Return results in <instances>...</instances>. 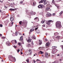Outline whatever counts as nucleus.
<instances>
[{
	"mask_svg": "<svg viewBox=\"0 0 63 63\" xmlns=\"http://www.w3.org/2000/svg\"><path fill=\"white\" fill-rule=\"evenodd\" d=\"M29 54H30L32 53V51L31 50H29Z\"/></svg>",
	"mask_w": 63,
	"mask_h": 63,
	"instance_id": "nucleus-18",
	"label": "nucleus"
},
{
	"mask_svg": "<svg viewBox=\"0 0 63 63\" xmlns=\"http://www.w3.org/2000/svg\"><path fill=\"white\" fill-rule=\"evenodd\" d=\"M9 10L10 11H15V10L14 9H12V8H10Z\"/></svg>",
	"mask_w": 63,
	"mask_h": 63,
	"instance_id": "nucleus-23",
	"label": "nucleus"
},
{
	"mask_svg": "<svg viewBox=\"0 0 63 63\" xmlns=\"http://www.w3.org/2000/svg\"><path fill=\"white\" fill-rule=\"evenodd\" d=\"M32 44V45H34V44H33V41L31 43Z\"/></svg>",
	"mask_w": 63,
	"mask_h": 63,
	"instance_id": "nucleus-48",
	"label": "nucleus"
},
{
	"mask_svg": "<svg viewBox=\"0 0 63 63\" xmlns=\"http://www.w3.org/2000/svg\"><path fill=\"white\" fill-rule=\"evenodd\" d=\"M57 56H59V54H58L57 55Z\"/></svg>",
	"mask_w": 63,
	"mask_h": 63,
	"instance_id": "nucleus-60",
	"label": "nucleus"
},
{
	"mask_svg": "<svg viewBox=\"0 0 63 63\" xmlns=\"http://www.w3.org/2000/svg\"><path fill=\"white\" fill-rule=\"evenodd\" d=\"M16 34V35L17 36V35H18V33L17 32H15Z\"/></svg>",
	"mask_w": 63,
	"mask_h": 63,
	"instance_id": "nucleus-31",
	"label": "nucleus"
},
{
	"mask_svg": "<svg viewBox=\"0 0 63 63\" xmlns=\"http://www.w3.org/2000/svg\"><path fill=\"white\" fill-rule=\"evenodd\" d=\"M40 61V60H38V59H37V60H36V61Z\"/></svg>",
	"mask_w": 63,
	"mask_h": 63,
	"instance_id": "nucleus-45",
	"label": "nucleus"
},
{
	"mask_svg": "<svg viewBox=\"0 0 63 63\" xmlns=\"http://www.w3.org/2000/svg\"><path fill=\"white\" fill-rule=\"evenodd\" d=\"M48 54L46 52L45 53V57H48V56H49H49L48 55Z\"/></svg>",
	"mask_w": 63,
	"mask_h": 63,
	"instance_id": "nucleus-8",
	"label": "nucleus"
},
{
	"mask_svg": "<svg viewBox=\"0 0 63 63\" xmlns=\"http://www.w3.org/2000/svg\"><path fill=\"white\" fill-rule=\"evenodd\" d=\"M15 43H16V44L17 43V41H16V40H15Z\"/></svg>",
	"mask_w": 63,
	"mask_h": 63,
	"instance_id": "nucleus-39",
	"label": "nucleus"
},
{
	"mask_svg": "<svg viewBox=\"0 0 63 63\" xmlns=\"http://www.w3.org/2000/svg\"><path fill=\"white\" fill-rule=\"evenodd\" d=\"M26 12H27H27H28V10H26Z\"/></svg>",
	"mask_w": 63,
	"mask_h": 63,
	"instance_id": "nucleus-50",
	"label": "nucleus"
},
{
	"mask_svg": "<svg viewBox=\"0 0 63 63\" xmlns=\"http://www.w3.org/2000/svg\"><path fill=\"white\" fill-rule=\"evenodd\" d=\"M54 5H55L56 6V7H57V6H56V4H54Z\"/></svg>",
	"mask_w": 63,
	"mask_h": 63,
	"instance_id": "nucleus-61",
	"label": "nucleus"
},
{
	"mask_svg": "<svg viewBox=\"0 0 63 63\" xmlns=\"http://www.w3.org/2000/svg\"><path fill=\"white\" fill-rule=\"evenodd\" d=\"M20 40H21V41H22V40H23V36H21L20 37Z\"/></svg>",
	"mask_w": 63,
	"mask_h": 63,
	"instance_id": "nucleus-17",
	"label": "nucleus"
},
{
	"mask_svg": "<svg viewBox=\"0 0 63 63\" xmlns=\"http://www.w3.org/2000/svg\"><path fill=\"white\" fill-rule=\"evenodd\" d=\"M0 36H2V34H0Z\"/></svg>",
	"mask_w": 63,
	"mask_h": 63,
	"instance_id": "nucleus-54",
	"label": "nucleus"
},
{
	"mask_svg": "<svg viewBox=\"0 0 63 63\" xmlns=\"http://www.w3.org/2000/svg\"><path fill=\"white\" fill-rule=\"evenodd\" d=\"M34 20H35V19H37V20H39V18L38 17H36L34 18Z\"/></svg>",
	"mask_w": 63,
	"mask_h": 63,
	"instance_id": "nucleus-25",
	"label": "nucleus"
},
{
	"mask_svg": "<svg viewBox=\"0 0 63 63\" xmlns=\"http://www.w3.org/2000/svg\"><path fill=\"white\" fill-rule=\"evenodd\" d=\"M33 11L31 12V15H32L33 14Z\"/></svg>",
	"mask_w": 63,
	"mask_h": 63,
	"instance_id": "nucleus-30",
	"label": "nucleus"
},
{
	"mask_svg": "<svg viewBox=\"0 0 63 63\" xmlns=\"http://www.w3.org/2000/svg\"><path fill=\"white\" fill-rule=\"evenodd\" d=\"M33 38L34 39V40H36V37L35 36H33Z\"/></svg>",
	"mask_w": 63,
	"mask_h": 63,
	"instance_id": "nucleus-36",
	"label": "nucleus"
},
{
	"mask_svg": "<svg viewBox=\"0 0 63 63\" xmlns=\"http://www.w3.org/2000/svg\"><path fill=\"white\" fill-rule=\"evenodd\" d=\"M2 61V62H4V60H2V61Z\"/></svg>",
	"mask_w": 63,
	"mask_h": 63,
	"instance_id": "nucleus-63",
	"label": "nucleus"
},
{
	"mask_svg": "<svg viewBox=\"0 0 63 63\" xmlns=\"http://www.w3.org/2000/svg\"><path fill=\"white\" fill-rule=\"evenodd\" d=\"M6 44L7 45H8V46H10V45H11V44H10V43H9V42H7L6 43Z\"/></svg>",
	"mask_w": 63,
	"mask_h": 63,
	"instance_id": "nucleus-10",
	"label": "nucleus"
},
{
	"mask_svg": "<svg viewBox=\"0 0 63 63\" xmlns=\"http://www.w3.org/2000/svg\"><path fill=\"white\" fill-rule=\"evenodd\" d=\"M14 47L15 48H16V47H17L15 46V45L14 46Z\"/></svg>",
	"mask_w": 63,
	"mask_h": 63,
	"instance_id": "nucleus-42",
	"label": "nucleus"
},
{
	"mask_svg": "<svg viewBox=\"0 0 63 63\" xmlns=\"http://www.w3.org/2000/svg\"><path fill=\"white\" fill-rule=\"evenodd\" d=\"M33 62L34 63H36V61H35V60H33Z\"/></svg>",
	"mask_w": 63,
	"mask_h": 63,
	"instance_id": "nucleus-38",
	"label": "nucleus"
},
{
	"mask_svg": "<svg viewBox=\"0 0 63 63\" xmlns=\"http://www.w3.org/2000/svg\"><path fill=\"white\" fill-rule=\"evenodd\" d=\"M8 58L9 60L11 61H13V62H15L16 61V60L15 57H13L12 55H9L8 56Z\"/></svg>",
	"mask_w": 63,
	"mask_h": 63,
	"instance_id": "nucleus-1",
	"label": "nucleus"
},
{
	"mask_svg": "<svg viewBox=\"0 0 63 63\" xmlns=\"http://www.w3.org/2000/svg\"><path fill=\"white\" fill-rule=\"evenodd\" d=\"M19 51H20V49H17V52H18V53L19 52Z\"/></svg>",
	"mask_w": 63,
	"mask_h": 63,
	"instance_id": "nucleus-37",
	"label": "nucleus"
},
{
	"mask_svg": "<svg viewBox=\"0 0 63 63\" xmlns=\"http://www.w3.org/2000/svg\"><path fill=\"white\" fill-rule=\"evenodd\" d=\"M55 15V13H54V14H53V16H54V15Z\"/></svg>",
	"mask_w": 63,
	"mask_h": 63,
	"instance_id": "nucleus-56",
	"label": "nucleus"
},
{
	"mask_svg": "<svg viewBox=\"0 0 63 63\" xmlns=\"http://www.w3.org/2000/svg\"><path fill=\"white\" fill-rule=\"evenodd\" d=\"M39 53H40L41 54H43V53H44V52H42V51H40L39 52Z\"/></svg>",
	"mask_w": 63,
	"mask_h": 63,
	"instance_id": "nucleus-22",
	"label": "nucleus"
},
{
	"mask_svg": "<svg viewBox=\"0 0 63 63\" xmlns=\"http://www.w3.org/2000/svg\"><path fill=\"white\" fill-rule=\"evenodd\" d=\"M44 7V5H43L40 4L38 6L39 8H42Z\"/></svg>",
	"mask_w": 63,
	"mask_h": 63,
	"instance_id": "nucleus-6",
	"label": "nucleus"
},
{
	"mask_svg": "<svg viewBox=\"0 0 63 63\" xmlns=\"http://www.w3.org/2000/svg\"><path fill=\"white\" fill-rule=\"evenodd\" d=\"M10 19L11 21H13L14 20V18L13 17H11Z\"/></svg>",
	"mask_w": 63,
	"mask_h": 63,
	"instance_id": "nucleus-19",
	"label": "nucleus"
},
{
	"mask_svg": "<svg viewBox=\"0 0 63 63\" xmlns=\"http://www.w3.org/2000/svg\"><path fill=\"white\" fill-rule=\"evenodd\" d=\"M16 27H17V25H16Z\"/></svg>",
	"mask_w": 63,
	"mask_h": 63,
	"instance_id": "nucleus-64",
	"label": "nucleus"
},
{
	"mask_svg": "<svg viewBox=\"0 0 63 63\" xmlns=\"http://www.w3.org/2000/svg\"><path fill=\"white\" fill-rule=\"evenodd\" d=\"M18 45H19V46H21V43H18Z\"/></svg>",
	"mask_w": 63,
	"mask_h": 63,
	"instance_id": "nucleus-27",
	"label": "nucleus"
},
{
	"mask_svg": "<svg viewBox=\"0 0 63 63\" xmlns=\"http://www.w3.org/2000/svg\"><path fill=\"white\" fill-rule=\"evenodd\" d=\"M31 41V40L30 39H29L28 40H27V42L29 43Z\"/></svg>",
	"mask_w": 63,
	"mask_h": 63,
	"instance_id": "nucleus-21",
	"label": "nucleus"
},
{
	"mask_svg": "<svg viewBox=\"0 0 63 63\" xmlns=\"http://www.w3.org/2000/svg\"><path fill=\"white\" fill-rule=\"evenodd\" d=\"M22 44H24V43H23V41H22Z\"/></svg>",
	"mask_w": 63,
	"mask_h": 63,
	"instance_id": "nucleus-58",
	"label": "nucleus"
},
{
	"mask_svg": "<svg viewBox=\"0 0 63 63\" xmlns=\"http://www.w3.org/2000/svg\"><path fill=\"white\" fill-rule=\"evenodd\" d=\"M33 14L34 15H35V14H36V13L35 12H34V13H33Z\"/></svg>",
	"mask_w": 63,
	"mask_h": 63,
	"instance_id": "nucleus-57",
	"label": "nucleus"
},
{
	"mask_svg": "<svg viewBox=\"0 0 63 63\" xmlns=\"http://www.w3.org/2000/svg\"><path fill=\"white\" fill-rule=\"evenodd\" d=\"M37 29H38V28H35V30H37Z\"/></svg>",
	"mask_w": 63,
	"mask_h": 63,
	"instance_id": "nucleus-49",
	"label": "nucleus"
},
{
	"mask_svg": "<svg viewBox=\"0 0 63 63\" xmlns=\"http://www.w3.org/2000/svg\"><path fill=\"white\" fill-rule=\"evenodd\" d=\"M45 22V21H43V20H42L41 22V23H44Z\"/></svg>",
	"mask_w": 63,
	"mask_h": 63,
	"instance_id": "nucleus-29",
	"label": "nucleus"
},
{
	"mask_svg": "<svg viewBox=\"0 0 63 63\" xmlns=\"http://www.w3.org/2000/svg\"><path fill=\"white\" fill-rule=\"evenodd\" d=\"M21 23H22V21H20L19 22V24H20V25H21Z\"/></svg>",
	"mask_w": 63,
	"mask_h": 63,
	"instance_id": "nucleus-32",
	"label": "nucleus"
},
{
	"mask_svg": "<svg viewBox=\"0 0 63 63\" xmlns=\"http://www.w3.org/2000/svg\"><path fill=\"white\" fill-rule=\"evenodd\" d=\"M52 53H56V51H55V50L54 49L52 50Z\"/></svg>",
	"mask_w": 63,
	"mask_h": 63,
	"instance_id": "nucleus-9",
	"label": "nucleus"
},
{
	"mask_svg": "<svg viewBox=\"0 0 63 63\" xmlns=\"http://www.w3.org/2000/svg\"><path fill=\"white\" fill-rule=\"evenodd\" d=\"M2 39H5V37H2Z\"/></svg>",
	"mask_w": 63,
	"mask_h": 63,
	"instance_id": "nucleus-41",
	"label": "nucleus"
},
{
	"mask_svg": "<svg viewBox=\"0 0 63 63\" xmlns=\"http://www.w3.org/2000/svg\"><path fill=\"white\" fill-rule=\"evenodd\" d=\"M45 42H46L47 41V39L46 38L45 39Z\"/></svg>",
	"mask_w": 63,
	"mask_h": 63,
	"instance_id": "nucleus-40",
	"label": "nucleus"
},
{
	"mask_svg": "<svg viewBox=\"0 0 63 63\" xmlns=\"http://www.w3.org/2000/svg\"><path fill=\"white\" fill-rule=\"evenodd\" d=\"M52 63H56V62H53Z\"/></svg>",
	"mask_w": 63,
	"mask_h": 63,
	"instance_id": "nucleus-62",
	"label": "nucleus"
},
{
	"mask_svg": "<svg viewBox=\"0 0 63 63\" xmlns=\"http://www.w3.org/2000/svg\"><path fill=\"white\" fill-rule=\"evenodd\" d=\"M61 34L62 35H63V32H61Z\"/></svg>",
	"mask_w": 63,
	"mask_h": 63,
	"instance_id": "nucleus-44",
	"label": "nucleus"
},
{
	"mask_svg": "<svg viewBox=\"0 0 63 63\" xmlns=\"http://www.w3.org/2000/svg\"><path fill=\"white\" fill-rule=\"evenodd\" d=\"M59 33H58V32H56L54 33V35L55 36H57V35H59Z\"/></svg>",
	"mask_w": 63,
	"mask_h": 63,
	"instance_id": "nucleus-16",
	"label": "nucleus"
},
{
	"mask_svg": "<svg viewBox=\"0 0 63 63\" xmlns=\"http://www.w3.org/2000/svg\"><path fill=\"white\" fill-rule=\"evenodd\" d=\"M0 2H1V3H2L3 2V1H2L1 0H0Z\"/></svg>",
	"mask_w": 63,
	"mask_h": 63,
	"instance_id": "nucleus-47",
	"label": "nucleus"
},
{
	"mask_svg": "<svg viewBox=\"0 0 63 63\" xmlns=\"http://www.w3.org/2000/svg\"><path fill=\"white\" fill-rule=\"evenodd\" d=\"M56 26L57 28L60 29L61 28V22L59 21H58L56 22Z\"/></svg>",
	"mask_w": 63,
	"mask_h": 63,
	"instance_id": "nucleus-2",
	"label": "nucleus"
},
{
	"mask_svg": "<svg viewBox=\"0 0 63 63\" xmlns=\"http://www.w3.org/2000/svg\"><path fill=\"white\" fill-rule=\"evenodd\" d=\"M13 24H14V22H12L11 23H10V24H9V25H10V26H13Z\"/></svg>",
	"mask_w": 63,
	"mask_h": 63,
	"instance_id": "nucleus-11",
	"label": "nucleus"
},
{
	"mask_svg": "<svg viewBox=\"0 0 63 63\" xmlns=\"http://www.w3.org/2000/svg\"><path fill=\"white\" fill-rule=\"evenodd\" d=\"M54 0H52V3H54Z\"/></svg>",
	"mask_w": 63,
	"mask_h": 63,
	"instance_id": "nucleus-34",
	"label": "nucleus"
},
{
	"mask_svg": "<svg viewBox=\"0 0 63 63\" xmlns=\"http://www.w3.org/2000/svg\"><path fill=\"white\" fill-rule=\"evenodd\" d=\"M42 26H43V27H45V25H42Z\"/></svg>",
	"mask_w": 63,
	"mask_h": 63,
	"instance_id": "nucleus-51",
	"label": "nucleus"
},
{
	"mask_svg": "<svg viewBox=\"0 0 63 63\" xmlns=\"http://www.w3.org/2000/svg\"><path fill=\"white\" fill-rule=\"evenodd\" d=\"M23 3V1H21L20 2V3Z\"/></svg>",
	"mask_w": 63,
	"mask_h": 63,
	"instance_id": "nucleus-52",
	"label": "nucleus"
},
{
	"mask_svg": "<svg viewBox=\"0 0 63 63\" xmlns=\"http://www.w3.org/2000/svg\"><path fill=\"white\" fill-rule=\"evenodd\" d=\"M57 38L58 39H60V36H57Z\"/></svg>",
	"mask_w": 63,
	"mask_h": 63,
	"instance_id": "nucleus-26",
	"label": "nucleus"
},
{
	"mask_svg": "<svg viewBox=\"0 0 63 63\" xmlns=\"http://www.w3.org/2000/svg\"><path fill=\"white\" fill-rule=\"evenodd\" d=\"M63 11H62L60 13V16H61V15H62V14H63Z\"/></svg>",
	"mask_w": 63,
	"mask_h": 63,
	"instance_id": "nucleus-24",
	"label": "nucleus"
},
{
	"mask_svg": "<svg viewBox=\"0 0 63 63\" xmlns=\"http://www.w3.org/2000/svg\"><path fill=\"white\" fill-rule=\"evenodd\" d=\"M60 1H61V0H58L57 1V2H60Z\"/></svg>",
	"mask_w": 63,
	"mask_h": 63,
	"instance_id": "nucleus-43",
	"label": "nucleus"
},
{
	"mask_svg": "<svg viewBox=\"0 0 63 63\" xmlns=\"http://www.w3.org/2000/svg\"><path fill=\"white\" fill-rule=\"evenodd\" d=\"M57 47L55 46H52V48L53 49H54V48H56Z\"/></svg>",
	"mask_w": 63,
	"mask_h": 63,
	"instance_id": "nucleus-20",
	"label": "nucleus"
},
{
	"mask_svg": "<svg viewBox=\"0 0 63 63\" xmlns=\"http://www.w3.org/2000/svg\"><path fill=\"white\" fill-rule=\"evenodd\" d=\"M44 3V5H46L47 4V2L46 0H41V1L39 2V3Z\"/></svg>",
	"mask_w": 63,
	"mask_h": 63,
	"instance_id": "nucleus-3",
	"label": "nucleus"
},
{
	"mask_svg": "<svg viewBox=\"0 0 63 63\" xmlns=\"http://www.w3.org/2000/svg\"><path fill=\"white\" fill-rule=\"evenodd\" d=\"M36 4V2H35V1H33V6H35Z\"/></svg>",
	"mask_w": 63,
	"mask_h": 63,
	"instance_id": "nucleus-12",
	"label": "nucleus"
},
{
	"mask_svg": "<svg viewBox=\"0 0 63 63\" xmlns=\"http://www.w3.org/2000/svg\"><path fill=\"white\" fill-rule=\"evenodd\" d=\"M27 47H30V44H29L27 45Z\"/></svg>",
	"mask_w": 63,
	"mask_h": 63,
	"instance_id": "nucleus-28",
	"label": "nucleus"
},
{
	"mask_svg": "<svg viewBox=\"0 0 63 63\" xmlns=\"http://www.w3.org/2000/svg\"><path fill=\"white\" fill-rule=\"evenodd\" d=\"M50 45V43H47L46 44V46H48Z\"/></svg>",
	"mask_w": 63,
	"mask_h": 63,
	"instance_id": "nucleus-13",
	"label": "nucleus"
},
{
	"mask_svg": "<svg viewBox=\"0 0 63 63\" xmlns=\"http://www.w3.org/2000/svg\"><path fill=\"white\" fill-rule=\"evenodd\" d=\"M23 21H24L23 22V23H24V26H26L27 23V21L25 20H24Z\"/></svg>",
	"mask_w": 63,
	"mask_h": 63,
	"instance_id": "nucleus-4",
	"label": "nucleus"
},
{
	"mask_svg": "<svg viewBox=\"0 0 63 63\" xmlns=\"http://www.w3.org/2000/svg\"><path fill=\"white\" fill-rule=\"evenodd\" d=\"M0 27H3V25H2V24H0Z\"/></svg>",
	"mask_w": 63,
	"mask_h": 63,
	"instance_id": "nucleus-35",
	"label": "nucleus"
},
{
	"mask_svg": "<svg viewBox=\"0 0 63 63\" xmlns=\"http://www.w3.org/2000/svg\"><path fill=\"white\" fill-rule=\"evenodd\" d=\"M4 7H5V8H7V7L6 6H5V5H4Z\"/></svg>",
	"mask_w": 63,
	"mask_h": 63,
	"instance_id": "nucleus-53",
	"label": "nucleus"
},
{
	"mask_svg": "<svg viewBox=\"0 0 63 63\" xmlns=\"http://www.w3.org/2000/svg\"><path fill=\"white\" fill-rule=\"evenodd\" d=\"M53 22V21L51 20H49L48 21V22H46V23L48 25H49L50 24V22Z\"/></svg>",
	"mask_w": 63,
	"mask_h": 63,
	"instance_id": "nucleus-5",
	"label": "nucleus"
},
{
	"mask_svg": "<svg viewBox=\"0 0 63 63\" xmlns=\"http://www.w3.org/2000/svg\"><path fill=\"white\" fill-rule=\"evenodd\" d=\"M26 61H27V62H28H28H29V59H27L26 60Z\"/></svg>",
	"mask_w": 63,
	"mask_h": 63,
	"instance_id": "nucleus-33",
	"label": "nucleus"
},
{
	"mask_svg": "<svg viewBox=\"0 0 63 63\" xmlns=\"http://www.w3.org/2000/svg\"><path fill=\"white\" fill-rule=\"evenodd\" d=\"M23 53L22 52H21V54H22Z\"/></svg>",
	"mask_w": 63,
	"mask_h": 63,
	"instance_id": "nucleus-59",
	"label": "nucleus"
},
{
	"mask_svg": "<svg viewBox=\"0 0 63 63\" xmlns=\"http://www.w3.org/2000/svg\"><path fill=\"white\" fill-rule=\"evenodd\" d=\"M18 33H19V34L20 35H21V33H19V32H18Z\"/></svg>",
	"mask_w": 63,
	"mask_h": 63,
	"instance_id": "nucleus-55",
	"label": "nucleus"
},
{
	"mask_svg": "<svg viewBox=\"0 0 63 63\" xmlns=\"http://www.w3.org/2000/svg\"><path fill=\"white\" fill-rule=\"evenodd\" d=\"M33 30H30V31H31V32H32V31H33Z\"/></svg>",
	"mask_w": 63,
	"mask_h": 63,
	"instance_id": "nucleus-46",
	"label": "nucleus"
},
{
	"mask_svg": "<svg viewBox=\"0 0 63 63\" xmlns=\"http://www.w3.org/2000/svg\"><path fill=\"white\" fill-rule=\"evenodd\" d=\"M46 10L47 11H49L50 10V8L49 7H47L46 9Z\"/></svg>",
	"mask_w": 63,
	"mask_h": 63,
	"instance_id": "nucleus-14",
	"label": "nucleus"
},
{
	"mask_svg": "<svg viewBox=\"0 0 63 63\" xmlns=\"http://www.w3.org/2000/svg\"><path fill=\"white\" fill-rule=\"evenodd\" d=\"M39 42H40L39 43V45H41L42 44V41L40 40H39Z\"/></svg>",
	"mask_w": 63,
	"mask_h": 63,
	"instance_id": "nucleus-15",
	"label": "nucleus"
},
{
	"mask_svg": "<svg viewBox=\"0 0 63 63\" xmlns=\"http://www.w3.org/2000/svg\"><path fill=\"white\" fill-rule=\"evenodd\" d=\"M51 16V14L48 13V14H47V15H46V17H49V16Z\"/></svg>",
	"mask_w": 63,
	"mask_h": 63,
	"instance_id": "nucleus-7",
	"label": "nucleus"
}]
</instances>
